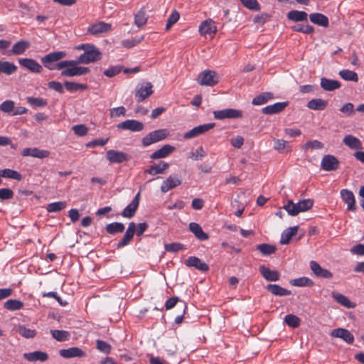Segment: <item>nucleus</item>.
<instances>
[{"mask_svg":"<svg viewBox=\"0 0 364 364\" xmlns=\"http://www.w3.org/2000/svg\"><path fill=\"white\" fill-rule=\"evenodd\" d=\"M65 51L51 52L41 58V62L43 66L49 70H63L62 76L73 77L86 75L90 72L89 68L77 66L80 63L77 60H68L60 61L66 57Z\"/></svg>","mask_w":364,"mask_h":364,"instance_id":"1","label":"nucleus"},{"mask_svg":"<svg viewBox=\"0 0 364 364\" xmlns=\"http://www.w3.org/2000/svg\"><path fill=\"white\" fill-rule=\"evenodd\" d=\"M313 205L314 200L311 199L301 200L296 203L289 200L283 208L289 215L296 216L299 213L310 210L313 207Z\"/></svg>","mask_w":364,"mask_h":364,"instance_id":"2","label":"nucleus"},{"mask_svg":"<svg viewBox=\"0 0 364 364\" xmlns=\"http://www.w3.org/2000/svg\"><path fill=\"white\" fill-rule=\"evenodd\" d=\"M169 134L166 129H160L149 132L141 139L143 146L146 147L149 145L160 141L166 139Z\"/></svg>","mask_w":364,"mask_h":364,"instance_id":"3","label":"nucleus"},{"mask_svg":"<svg viewBox=\"0 0 364 364\" xmlns=\"http://www.w3.org/2000/svg\"><path fill=\"white\" fill-rule=\"evenodd\" d=\"M102 57V53L93 45L92 48L86 52L80 55L78 62H80V63L89 64L101 60Z\"/></svg>","mask_w":364,"mask_h":364,"instance_id":"4","label":"nucleus"},{"mask_svg":"<svg viewBox=\"0 0 364 364\" xmlns=\"http://www.w3.org/2000/svg\"><path fill=\"white\" fill-rule=\"evenodd\" d=\"M219 82V77L214 70H205L200 73L198 77V82L200 85L214 86Z\"/></svg>","mask_w":364,"mask_h":364,"instance_id":"5","label":"nucleus"},{"mask_svg":"<svg viewBox=\"0 0 364 364\" xmlns=\"http://www.w3.org/2000/svg\"><path fill=\"white\" fill-rule=\"evenodd\" d=\"M153 85L149 82H143L136 87L135 98L138 102H143L153 94Z\"/></svg>","mask_w":364,"mask_h":364,"instance_id":"6","label":"nucleus"},{"mask_svg":"<svg viewBox=\"0 0 364 364\" xmlns=\"http://www.w3.org/2000/svg\"><path fill=\"white\" fill-rule=\"evenodd\" d=\"M106 158L112 164H121L129 161L131 156L123 151L110 149L107 151Z\"/></svg>","mask_w":364,"mask_h":364,"instance_id":"7","label":"nucleus"},{"mask_svg":"<svg viewBox=\"0 0 364 364\" xmlns=\"http://www.w3.org/2000/svg\"><path fill=\"white\" fill-rule=\"evenodd\" d=\"M338 159L333 155H324L321 161V168L326 171H336L339 166Z\"/></svg>","mask_w":364,"mask_h":364,"instance_id":"8","label":"nucleus"},{"mask_svg":"<svg viewBox=\"0 0 364 364\" xmlns=\"http://www.w3.org/2000/svg\"><path fill=\"white\" fill-rule=\"evenodd\" d=\"M136 231V224L134 222H131L128 225V228L126 230L124 235L122 238L119 240V242L116 244L117 249H121L127 245H128L134 238V234Z\"/></svg>","mask_w":364,"mask_h":364,"instance_id":"9","label":"nucleus"},{"mask_svg":"<svg viewBox=\"0 0 364 364\" xmlns=\"http://www.w3.org/2000/svg\"><path fill=\"white\" fill-rule=\"evenodd\" d=\"M112 30V25L105 21H97L90 25L87 33L93 36L105 33Z\"/></svg>","mask_w":364,"mask_h":364,"instance_id":"10","label":"nucleus"},{"mask_svg":"<svg viewBox=\"0 0 364 364\" xmlns=\"http://www.w3.org/2000/svg\"><path fill=\"white\" fill-rule=\"evenodd\" d=\"M215 126V123H208L201 124L197 127H193L190 131L187 132L184 134L183 138L185 139H190L194 137H196L200 134H203L210 129H213Z\"/></svg>","mask_w":364,"mask_h":364,"instance_id":"11","label":"nucleus"},{"mask_svg":"<svg viewBox=\"0 0 364 364\" xmlns=\"http://www.w3.org/2000/svg\"><path fill=\"white\" fill-rule=\"evenodd\" d=\"M19 65L33 73H41L43 71V66L33 58H19Z\"/></svg>","mask_w":364,"mask_h":364,"instance_id":"12","label":"nucleus"},{"mask_svg":"<svg viewBox=\"0 0 364 364\" xmlns=\"http://www.w3.org/2000/svg\"><path fill=\"white\" fill-rule=\"evenodd\" d=\"M213 114L214 117L217 119H236L242 117V113L240 110L231 108L214 111Z\"/></svg>","mask_w":364,"mask_h":364,"instance_id":"13","label":"nucleus"},{"mask_svg":"<svg viewBox=\"0 0 364 364\" xmlns=\"http://www.w3.org/2000/svg\"><path fill=\"white\" fill-rule=\"evenodd\" d=\"M309 267L314 274L318 278L331 279L333 277V273L328 269L323 268L317 262L311 260Z\"/></svg>","mask_w":364,"mask_h":364,"instance_id":"14","label":"nucleus"},{"mask_svg":"<svg viewBox=\"0 0 364 364\" xmlns=\"http://www.w3.org/2000/svg\"><path fill=\"white\" fill-rule=\"evenodd\" d=\"M340 195L343 201L347 205V210L355 212L357 210V206L353 193L348 189H341Z\"/></svg>","mask_w":364,"mask_h":364,"instance_id":"15","label":"nucleus"},{"mask_svg":"<svg viewBox=\"0 0 364 364\" xmlns=\"http://www.w3.org/2000/svg\"><path fill=\"white\" fill-rule=\"evenodd\" d=\"M140 200V192H138L130 203L122 210L121 215L124 218H132L134 216L139 207Z\"/></svg>","mask_w":364,"mask_h":364,"instance_id":"16","label":"nucleus"},{"mask_svg":"<svg viewBox=\"0 0 364 364\" xmlns=\"http://www.w3.org/2000/svg\"><path fill=\"white\" fill-rule=\"evenodd\" d=\"M144 125L142 122L135 119H127L117 124V128L132 132H140L144 129Z\"/></svg>","mask_w":364,"mask_h":364,"instance_id":"17","label":"nucleus"},{"mask_svg":"<svg viewBox=\"0 0 364 364\" xmlns=\"http://www.w3.org/2000/svg\"><path fill=\"white\" fill-rule=\"evenodd\" d=\"M184 264L187 267H195L196 269L203 272H206L209 270V266L200 258L195 256L189 257L186 260H185Z\"/></svg>","mask_w":364,"mask_h":364,"instance_id":"18","label":"nucleus"},{"mask_svg":"<svg viewBox=\"0 0 364 364\" xmlns=\"http://www.w3.org/2000/svg\"><path fill=\"white\" fill-rule=\"evenodd\" d=\"M59 354L64 358H82L86 353L79 347H71L68 349H60Z\"/></svg>","mask_w":364,"mask_h":364,"instance_id":"19","label":"nucleus"},{"mask_svg":"<svg viewBox=\"0 0 364 364\" xmlns=\"http://www.w3.org/2000/svg\"><path fill=\"white\" fill-rule=\"evenodd\" d=\"M331 336L334 338H341L348 344H352L354 341L353 335L348 330L343 328L333 329L331 332Z\"/></svg>","mask_w":364,"mask_h":364,"instance_id":"20","label":"nucleus"},{"mask_svg":"<svg viewBox=\"0 0 364 364\" xmlns=\"http://www.w3.org/2000/svg\"><path fill=\"white\" fill-rule=\"evenodd\" d=\"M259 270L264 279L269 282H277L279 280L280 274L277 270H272L264 265H261Z\"/></svg>","mask_w":364,"mask_h":364,"instance_id":"21","label":"nucleus"},{"mask_svg":"<svg viewBox=\"0 0 364 364\" xmlns=\"http://www.w3.org/2000/svg\"><path fill=\"white\" fill-rule=\"evenodd\" d=\"M50 151L44 149H39L38 148H26L22 151L23 156H32L38 159H44L48 157Z\"/></svg>","mask_w":364,"mask_h":364,"instance_id":"22","label":"nucleus"},{"mask_svg":"<svg viewBox=\"0 0 364 364\" xmlns=\"http://www.w3.org/2000/svg\"><path fill=\"white\" fill-rule=\"evenodd\" d=\"M169 164L165 161H161L158 164H153L148 168L145 169L144 173L149 175H156L163 173L164 171L168 169Z\"/></svg>","mask_w":364,"mask_h":364,"instance_id":"23","label":"nucleus"},{"mask_svg":"<svg viewBox=\"0 0 364 364\" xmlns=\"http://www.w3.org/2000/svg\"><path fill=\"white\" fill-rule=\"evenodd\" d=\"M288 102H276L273 105H268L262 109V112L264 114H274L281 112L287 107Z\"/></svg>","mask_w":364,"mask_h":364,"instance_id":"24","label":"nucleus"},{"mask_svg":"<svg viewBox=\"0 0 364 364\" xmlns=\"http://www.w3.org/2000/svg\"><path fill=\"white\" fill-rule=\"evenodd\" d=\"M175 150V147L166 144L164 145L161 148L156 150L154 153L150 155V159L155 160L159 159H163L167 157L170 154H171Z\"/></svg>","mask_w":364,"mask_h":364,"instance_id":"25","label":"nucleus"},{"mask_svg":"<svg viewBox=\"0 0 364 364\" xmlns=\"http://www.w3.org/2000/svg\"><path fill=\"white\" fill-rule=\"evenodd\" d=\"M23 358L30 362L41 361L45 362L48 359V355L46 352L36 350L31 353H26Z\"/></svg>","mask_w":364,"mask_h":364,"instance_id":"26","label":"nucleus"},{"mask_svg":"<svg viewBox=\"0 0 364 364\" xmlns=\"http://www.w3.org/2000/svg\"><path fill=\"white\" fill-rule=\"evenodd\" d=\"M199 31L201 35H207V34H214L217 31L216 26L215 25V22L211 19H207L203 21L200 26Z\"/></svg>","mask_w":364,"mask_h":364,"instance_id":"27","label":"nucleus"},{"mask_svg":"<svg viewBox=\"0 0 364 364\" xmlns=\"http://www.w3.org/2000/svg\"><path fill=\"white\" fill-rule=\"evenodd\" d=\"M343 143L353 150H360L363 149V144L360 140L351 134L345 136L343 139Z\"/></svg>","mask_w":364,"mask_h":364,"instance_id":"28","label":"nucleus"},{"mask_svg":"<svg viewBox=\"0 0 364 364\" xmlns=\"http://www.w3.org/2000/svg\"><path fill=\"white\" fill-rule=\"evenodd\" d=\"M267 291L270 292L274 296H285L291 294L290 290H288L278 284H269L265 287Z\"/></svg>","mask_w":364,"mask_h":364,"instance_id":"29","label":"nucleus"},{"mask_svg":"<svg viewBox=\"0 0 364 364\" xmlns=\"http://www.w3.org/2000/svg\"><path fill=\"white\" fill-rule=\"evenodd\" d=\"M320 85L321 88L326 91H334L341 87V84L336 80L321 77Z\"/></svg>","mask_w":364,"mask_h":364,"instance_id":"30","label":"nucleus"},{"mask_svg":"<svg viewBox=\"0 0 364 364\" xmlns=\"http://www.w3.org/2000/svg\"><path fill=\"white\" fill-rule=\"evenodd\" d=\"M309 20L314 24L326 28L329 25L328 18L321 13H312L309 15Z\"/></svg>","mask_w":364,"mask_h":364,"instance_id":"31","label":"nucleus"},{"mask_svg":"<svg viewBox=\"0 0 364 364\" xmlns=\"http://www.w3.org/2000/svg\"><path fill=\"white\" fill-rule=\"evenodd\" d=\"M287 18L294 22H306L308 21V14L303 11L291 10L287 14Z\"/></svg>","mask_w":364,"mask_h":364,"instance_id":"32","label":"nucleus"},{"mask_svg":"<svg viewBox=\"0 0 364 364\" xmlns=\"http://www.w3.org/2000/svg\"><path fill=\"white\" fill-rule=\"evenodd\" d=\"M189 230L198 240L201 241L207 240L209 235L205 233L199 224L192 222L189 224Z\"/></svg>","mask_w":364,"mask_h":364,"instance_id":"33","label":"nucleus"},{"mask_svg":"<svg viewBox=\"0 0 364 364\" xmlns=\"http://www.w3.org/2000/svg\"><path fill=\"white\" fill-rule=\"evenodd\" d=\"M181 184V180L172 176L168 177L165 181H163L161 186V191L163 193H166L169 190L177 187Z\"/></svg>","mask_w":364,"mask_h":364,"instance_id":"34","label":"nucleus"},{"mask_svg":"<svg viewBox=\"0 0 364 364\" xmlns=\"http://www.w3.org/2000/svg\"><path fill=\"white\" fill-rule=\"evenodd\" d=\"M29 47L30 43L28 41L21 40L14 44L11 53L16 55H22Z\"/></svg>","mask_w":364,"mask_h":364,"instance_id":"35","label":"nucleus"},{"mask_svg":"<svg viewBox=\"0 0 364 364\" xmlns=\"http://www.w3.org/2000/svg\"><path fill=\"white\" fill-rule=\"evenodd\" d=\"M307 107L313 110L322 111L328 106V102L321 98L312 99L307 103Z\"/></svg>","mask_w":364,"mask_h":364,"instance_id":"36","label":"nucleus"},{"mask_svg":"<svg viewBox=\"0 0 364 364\" xmlns=\"http://www.w3.org/2000/svg\"><path fill=\"white\" fill-rule=\"evenodd\" d=\"M299 226L289 228L283 231L281 235L280 243L282 245L289 244L291 237L297 233Z\"/></svg>","mask_w":364,"mask_h":364,"instance_id":"37","label":"nucleus"},{"mask_svg":"<svg viewBox=\"0 0 364 364\" xmlns=\"http://www.w3.org/2000/svg\"><path fill=\"white\" fill-rule=\"evenodd\" d=\"M17 66L9 61L0 60V74L4 73L7 75H11L15 73L17 70Z\"/></svg>","mask_w":364,"mask_h":364,"instance_id":"38","label":"nucleus"},{"mask_svg":"<svg viewBox=\"0 0 364 364\" xmlns=\"http://www.w3.org/2000/svg\"><path fill=\"white\" fill-rule=\"evenodd\" d=\"M105 230L109 235H116L124 232V225L119 222L111 223L107 225Z\"/></svg>","mask_w":364,"mask_h":364,"instance_id":"39","label":"nucleus"},{"mask_svg":"<svg viewBox=\"0 0 364 364\" xmlns=\"http://www.w3.org/2000/svg\"><path fill=\"white\" fill-rule=\"evenodd\" d=\"M273 98L274 95L272 92H265L253 98L252 103L254 105H261L267 103L269 100Z\"/></svg>","mask_w":364,"mask_h":364,"instance_id":"40","label":"nucleus"},{"mask_svg":"<svg viewBox=\"0 0 364 364\" xmlns=\"http://www.w3.org/2000/svg\"><path fill=\"white\" fill-rule=\"evenodd\" d=\"M332 297L341 305L346 307V308H353L355 306L354 304L349 300V299L345 295L336 293V292H332Z\"/></svg>","mask_w":364,"mask_h":364,"instance_id":"41","label":"nucleus"},{"mask_svg":"<svg viewBox=\"0 0 364 364\" xmlns=\"http://www.w3.org/2000/svg\"><path fill=\"white\" fill-rule=\"evenodd\" d=\"M0 173H1L0 175H1L2 178L14 179V180H16L18 181H21L23 178L21 173H19L18 171L13 170V169H10V168L1 169Z\"/></svg>","mask_w":364,"mask_h":364,"instance_id":"42","label":"nucleus"},{"mask_svg":"<svg viewBox=\"0 0 364 364\" xmlns=\"http://www.w3.org/2000/svg\"><path fill=\"white\" fill-rule=\"evenodd\" d=\"M148 20V16L146 14L144 8H141L135 15H134V24L140 28L144 26Z\"/></svg>","mask_w":364,"mask_h":364,"instance_id":"43","label":"nucleus"},{"mask_svg":"<svg viewBox=\"0 0 364 364\" xmlns=\"http://www.w3.org/2000/svg\"><path fill=\"white\" fill-rule=\"evenodd\" d=\"M53 338L59 342L67 341L70 339V334L64 330H50Z\"/></svg>","mask_w":364,"mask_h":364,"instance_id":"44","label":"nucleus"},{"mask_svg":"<svg viewBox=\"0 0 364 364\" xmlns=\"http://www.w3.org/2000/svg\"><path fill=\"white\" fill-rule=\"evenodd\" d=\"M290 284L294 287H312L314 282L309 277H302L296 279H291Z\"/></svg>","mask_w":364,"mask_h":364,"instance_id":"45","label":"nucleus"},{"mask_svg":"<svg viewBox=\"0 0 364 364\" xmlns=\"http://www.w3.org/2000/svg\"><path fill=\"white\" fill-rule=\"evenodd\" d=\"M23 306V303L18 299H9L4 304V309L12 311L20 310Z\"/></svg>","mask_w":364,"mask_h":364,"instance_id":"46","label":"nucleus"},{"mask_svg":"<svg viewBox=\"0 0 364 364\" xmlns=\"http://www.w3.org/2000/svg\"><path fill=\"white\" fill-rule=\"evenodd\" d=\"M65 89L70 92H75L79 90H86L87 85L86 84L78 83L75 82L65 81L64 82Z\"/></svg>","mask_w":364,"mask_h":364,"instance_id":"47","label":"nucleus"},{"mask_svg":"<svg viewBox=\"0 0 364 364\" xmlns=\"http://www.w3.org/2000/svg\"><path fill=\"white\" fill-rule=\"evenodd\" d=\"M122 70L123 66L121 65H110L103 71V74L107 77H113L119 74Z\"/></svg>","mask_w":364,"mask_h":364,"instance_id":"48","label":"nucleus"},{"mask_svg":"<svg viewBox=\"0 0 364 364\" xmlns=\"http://www.w3.org/2000/svg\"><path fill=\"white\" fill-rule=\"evenodd\" d=\"M27 102L33 107H44L47 105V101L41 97H27Z\"/></svg>","mask_w":364,"mask_h":364,"instance_id":"49","label":"nucleus"},{"mask_svg":"<svg viewBox=\"0 0 364 364\" xmlns=\"http://www.w3.org/2000/svg\"><path fill=\"white\" fill-rule=\"evenodd\" d=\"M284 321L291 328H297L300 325L301 319L296 315L287 314L285 316Z\"/></svg>","mask_w":364,"mask_h":364,"instance_id":"50","label":"nucleus"},{"mask_svg":"<svg viewBox=\"0 0 364 364\" xmlns=\"http://www.w3.org/2000/svg\"><path fill=\"white\" fill-rule=\"evenodd\" d=\"M339 75L345 80L357 82L358 80V75L355 72L344 69L339 72Z\"/></svg>","mask_w":364,"mask_h":364,"instance_id":"51","label":"nucleus"},{"mask_svg":"<svg viewBox=\"0 0 364 364\" xmlns=\"http://www.w3.org/2000/svg\"><path fill=\"white\" fill-rule=\"evenodd\" d=\"M18 333L26 338H33L36 335V331L34 329H31L25 326H19L17 329Z\"/></svg>","mask_w":364,"mask_h":364,"instance_id":"52","label":"nucleus"},{"mask_svg":"<svg viewBox=\"0 0 364 364\" xmlns=\"http://www.w3.org/2000/svg\"><path fill=\"white\" fill-rule=\"evenodd\" d=\"M257 249L264 255H270L274 254L277 250L274 245L267 243L258 245L257 246Z\"/></svg>","mask_w":364,"mask_h":364,"instance_id":"53","label":"nucleus"},{"mask_svg":"<svg viewBox=\"0 0 364 364\" xmlns=\"http://www.w3.org/2000/svg\"><path fill=\"white\" fill-rule=\"evenodd\" d=\"M67 205L66 202L65 201H58L49 203L46 208L47 211L49 213H55L59 212L64 208H65Z\"/></svg>","mask_w":364,"mask_h":364,"instance_id":"54","label":"nucleus"},{"mask_svg":"<svg viewBox=\"0 0 364 364\" xmlns=\"http://www.w3.org/2000/svg\"><path fill=\"white\" fill-rule=\"evenodd\" d=\"M241 4L247 9L252 11H259L261 6L257 0H240Z\"/></svg>","mask_w":364,"mask_h":364,"instance_id":"55","label":"nucleus"},{"mask_svg":"<svg viewBox=\"0 0 364 364\" xmlns=\"http://www.w3.org/2000/svg\"><path fill=\"white\" fill-rule=\"evenodd\" d=\"M206 156V152L202 146L197 148L194 151L189 153L188 157L194 161L202 160Z\"/></svg>","mask_w":364,"mask_h":364,"instance_id":"56","label":"nucleus"},{"mask_svg":"<svg viewBox=\"0 0 364 364\" xmlns=\"http://www.w3.org/2000/svg\"><path fill=\"white\" fill-rule=\"evenodd\" d=\"M15 107V102L13 100H7L0 104V111L4 113L14 112Z\"/></svg>","mask_w":364,"mask_h":364,"instance_id":"57","label":"nucleus"},{"mask_svg":"<svg viewBox=\"0 0 364 364\" xmlns=\"http://www.w3.org/2000/svg\"><path fill=\"white\" fill-rule=\"evenodd\" d=\"M164 247L165 250L169 252H177L181 250H186L185 245L179 242H172L169 244H166Z\"/></svg>","mask_w":364,"mask_h":364,"instance_id":"58","label":"nucleus"},{"mask_svg":"<svg viewBox=\"0 0 364 364\" xmlns=\"http://www.w3.org/2000/svg\"><path fill=\"white\" fill-rule=\"evenodd\" d=\"M324 147V145L322 142L318 140H311L308 141L304 146V149H321Z\"/></svg>","mask_w":364,"mask_h":364,"instance_id":"59","label":"nucleus"},{"mask_svg":"<svg viewBox=\"0 0 364 364\" xmlns=\"http://www.w3.org/2000/svg\"><path fill=\"white\" fill-rule=\"evenodd\" d=\"M96 348L100 351L106 354L109 353L112 349L111 346L108 343L102 340H97Z\"/></svg>","mask_w":364,"mask_h":364,"instance_id":"60","label":"nucleus"},{"mask_svg":"<svg viewBox=\"0 0 364 364\" xmlns=\"http://www.w3.org/2000/svg\"><path fill=\"white\" fill-rule=\"evenodd\" d=\"M179 18H180L179 13L176 10H174L171 13V14L169 16V17L167 20V23L166 25V30H167V31L169 30L171 28V27L178 21Z\"/></svg>","mask_w":364,"mask_h":364,"instance_id":"61","label":"nucleus"},{"mask_svg":"<svg viewBox=\"0 0 364 364\" xmlns=\"http://www.w3.org/2000/svg\"><path fill=\"white\" fill-rule=\"evenodd\" d=\"M144 39V36H141L139 39L131 38L125 39L122 41V45L124 48H131L139 44Z\"/></svg>","mask_w":364,"mask_h":364,"instance_id":"62","label":"nucleus"},{"mask_svg":"<svg viewBox=\"0 0 364 364\" xmlns=\"http://www.w3.org/2000/svg\"><path fill=\"white\" fill-rule=\"evenodd\" d=\"M181 302H184L181 300L178 296H172L169 298L165 303V308L166 310L173 309L178 303L181 304Z\"/></svg>","mask_w":364,"mask_h":364,"instance_id":"63","label":"nucleus"},{"mask_svg":"<svg viewBox=\"0 0 364 364\" xmlns=\"http://www.w3.org/2000/svg\"><path fill=\"white\" fill-rule=\"evenodd\" d=\"M73 130L76 135L80 136H83L86 135L88 132V129L84 124L75 125L73 127Z\"/></svg>","mask_w":364,"mask_h":364,"instance_id":"64","label":"nucleus"}]
</instances>
